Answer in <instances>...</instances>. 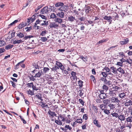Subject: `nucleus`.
<instances>
[{
    "label": "nucleus",
    "instance_id": "58836bf2",
    "mask_svg": "<svg viewBox=\"0 0 132 132\" xmlns=\"http://www.w3.org/2000/svg\"><path fill=\"white\" fill-rule=\"evenodd\" d=\"M78 85L80 88H82L83 86V82L81 80H80L78 81Z\"/></svg>",
    "mask_w": 132,
    "mask_h": 132
},
{
    "label": "nucleus",
    "instance_id": "13d9d810",
    "mask_svg": "<svg viewBox=\"0 0 132 132\" xmlns=\"http://www.w3.org/2000/svg\"><path fill=\"white\" fill-rule=\"evenodd\" d=\"M28 77L29 78L30 80L34 81L35 80L34 77L33 75H31V76H28Z\"/></svg>",
    "mask_w": 132,
    "mask_h": 132
},
{
    "label": "nucleus",
    "instance_id": "49530a36",
    "mask_svg": "<svg viewBox=\"0 0 132 132\" xmlns=\"http://www.w3.org/2000/svg\"><path fill=\"white\" fill-rule=\"evenodd\" d=\"M113 117H115L116 118H118L119 115L117 113L115 112L114 113H112L111 114Z\"/></svg>",
    "mask_w": 132,
    "mask_h": 132
},
{
    "label": "nucleus",
    "instance_id": "680f3d73",
    "mask_svg": "<svg viewBox=\"0 0 132 132\" xmlns=\"http://www.w3.org/2000/svg\"><path fill=\"white\" fill-rule=\"evenodd\" d=\"M19 117H20L21 120L22 121L24 124H26V121L24 119H23V118L21 116H19Z\"/></svg>",
    "mask_w": 132,
    "mask_h": 132
},
{
    "label": "nucleus",
    "instance_id": "0eeeda50",
    "mask_svg": "<svg viewBox=\"0 0 132 132\" xmlns=\"http://www.w3.org/2000/svg\"><path fill=\"white\" fill-rule=\"evenodd\" d=\"M56 64L57 65V66L59 67V68L62 71H63V70L65 69L64 66L62 65V63L61 62L57 61H56Z\"/></svg>",
    "mask_w": 132,
    "mask_h": 132
},
{
    "label": "nucleus",
    "instance_id": "f704fd0d",
    "mask_svg": "<svg viewBox=\"0 0 132 132\" xmlns=\"http://www.w3.org/2000/svg\"><path fill=\"white\" fill-rule=\"evenodd\" d=\"M100 107L102 111H104L106 108L107 107L105 104H102L100 105Z\"/></svg>",
    "mask_w": 132,
    "mask_h": 132
},
{
    "label": "nucleus",
    "instance_id": "603ef678",
    "mask_svg": "<svg viewBox=\"0 0 132 132\" xmlns=\"http://www.w3.org/2000/svg\"><path fill=\"white\" fill-rule=\"evenodd\" d=\"M50 16L51 18L52 19H54L57 18V16H56V15L54 13L51 14L50 15Z\"/></svg>",
    "mask_w": 132,
    "mask_h": 132
},
{
    "label": "nucleus",
    "instance_id": "4468645a",
    "mask_svg": "<svg viewBox=\"0 0 132 132\" xmlns=\"http://www.w3.org/2000/svg\"><path fill=\"white\" fill-rule=\"evenodd\" d=\"M76 19L75 17L74 16L71 15L68 17V20L71 22H75V20L76 21Z\"/></svg>",
    "mask_w": 132,
    "mask_h": 132
},
{
    "label": "nucleus",
    "instance_id": "3c124183",
    "mask_svg": "<svg viewBox=\"0 0 132 132\" xmlns=\"http://www.w3.org/2000/svg\"><path fill=\"white\" fill-rule=\"evenodd\" d=\"M79 58L82 59L84 62H86L87 61V58L86 57H84L83 55H80L79 57Z\"/></svg>",
    "mask_w": 132,
    "mask_h": 132
},
{
    "label": "nucleus",
    "instance_id": "c03bdc74",
    "mask_svg": "<svg viewBox=\"0 0 132 132\" xmlns=\"http://www.w3.org/2000/svg\"><path fill=\"white\" fill-rule=\"evenodd\" d=\"M54 112H52L51 110H49V111L47 113L50 115L52 117H53V114Z\"/></svg>",
    "mask_w": 132,
    "mask_h": 132
},
{
    "label": "nucleus",
    "instance_id": "2f4dec72",
    "mask_svg": "<svg viewBox=\"0 0 132 132\" xmlns=\"http://www.w3.org/2000/svg\"><path fill=\"white\" fill-rule=\"evenodd\" d=\"M26 25V24H24L23 22L21 23L18 26V29H21Z\"/></svg>",
    "mask_w": 132,
    "mask_h": 132
},
{
    "label": "nucleus",
    "instance_id": "423d86ee",
    "mask_svg": "<svg viewBox=\"0 0 132 132\" xmlns=\"http://www.w3.org/2000/svg\"><path fill=\"white\" fill-rule=\"evenodd\" d=\"M85 9V12L87 14L91 13L92 11L93 8L91 7L86 5Z\"/></svg>",
    "mask_w": 132,
    "mask_h": 132
},
{
    "label": "nucleus",
    "instance_id": "c756f323",
    "mask_svg": "<svg viewBox=\"0 0 132 132\" xmlns=\"http://www.w3.org/2000/svg\"><path fill=\"white\" fill-rule=\"evenodd\" d=\"M64 5V4L62 2H57L55 4V7H57L60 6H62Z\"/></svg>",
    "mask_w": 132,
    "mask_h": 132
},
{
    "label": "nucleus",
    "instance_id": "9d476101",
    "mask_svg": "<svg viewBox=\"0 0 132 132\" xmlns=\"http://www.w3.org/2000/svg\"><path fill=\"white\" fill-rule=\"evenodd\" d=\"M49 11L48 7L47 6L44 7L41 10V12L42 14H47Z\"/></svg>",
    "mask_w": 132,
    "mask_h": 132
},
{
    "label": "nucleus",
    "instance_id": "cd10ccee",
    "mask_svg": "<svg viewBox=\"0 0 132 132\" xmlns=\"http://www.w3.org/2000/svg\"><path fill=\"white\" fill-rule=\"evenodd\" d=\"M103 103L105 104L106 105H108L110 103V100L109 99H105L103 101Z\"/></svg>",
    "mask_w": 132,
    "mask_h": 132
},
{
    "label": "nucleus",
    "instance_id": "052dcab7",
    "mask_svg": "<svg viewBox=\"0 0 132 132\" xmlns=\"http://www.w3.org/2000/svg\"><path fill=\"white\" fill-rule=\"evenodd\" d=\"M112 88L115 91H117L119 89H120V88L118 86H116L115 87H113Z\"/></svg>",
    "mask_w": 132,
    "mask_h": 132
},
{
    "label": "nucleus",
    "instance_id": "c85d7f7f",
    "mask_svg": "<svg viewBox=\"0 0 132 132\" xmlns=\"http://www.w3.org/2000/svg\"><path fill=\"white\" fill-rule=\"evenodd\" d=\"M99 97L102 99H105L106 97V95L105 93L102 94H99Z\"/></svg>",
    "mask_w": 132,
    "mask_h": 132
},
{
    "label": "nucleus",
    "instance_id": "a19ab883",
    "mask_svg": "<svg viewBox=\"0 0 132 132\" xmlns=\"http://www.w3.org/2000/svg\"><path fill=\"white\" fill-rule=\"evenodd\" d=\"M52 71L55 72L56 71L57 69H59V67L55 65L54 67H53L52 68H51Z\"/></svg>",
    "mask_w": 132,
    "mask_h": 132
},
{
    "label": "nucleus",
    "instance_id": "4be33fe9",
    "mask_svg": "<svg viewBox=\"0 0 132 132\" xmlns=\"http://www.w3.org/2000/svg\"><path fill=\"white\" fill-rule=\"evenodd\" d=\"M125 104V106H127L131 105H132V101L131 100L127 101Z\"/></svg>",
    "mask_w": 132,
    "mask_h": 132
},
{
    "label": "nucleus",
    "instance_id": "0e129e2a",
    "mask_svg": "<svg viewBox=\"0 0 132 132\" xmlns=\"http://www.w3.org/2000/svg\"><path fill=\"white\" fill-rule=\"evenodd\" d=\"M33 27L35 29H40V28H41V27H40V26H37V25L36 26H35V25H34Z\"/></svg>",
    "mask_w": 132,
    "mask_h": 132
},
{
    "label": "nucleus",
    "instance_id": "774afa93",
    "mask_svg": "<svg viewBox=\"0 0 132 132\" xmlns=\"http://www.w3.org/2000/svg\"><path fill=\"white\" fill-rule=\"evenodd\" d=\"M82 118L84 119H85V120H87L88 118L87 115L86 114H84L83 115Z\"/></svg>",
    "mask_w": 132,
    "mask_h": 132
},
{
    "label": "nucleus",
    "instance_id": "a878e982",
    "mask_svg": "<svg viewBox=\"0 0 132 132\" xmlns=\"http://www.w3.org/2000/svg\"><path fill=\"white\" fill-rule=\"evenodd\" d=\"M92 108L95 113H97L98 112V109L96 106H95L94 104L92 105Z\"/></svg>",
    "mask_w": 132,
    "mask_h": 132
},
{
    "label": "nucleus",
    "instance_id": "f3484780",
    "mask_svg": "<svg viewBox=\"0 0 132 132\" xmlns=\"http://www.w3.org/2000/svg\"><path fill=\"white\" fill-rule=\"evenodd\" d=\"M50 26L51 28H56L58 26V25L56 22H53L50 24Z\"/></svg>",
    "mask_w": 132,
    "mask_h": 132
},
{
    "label": "nucleus",
    "instance_id": "5fc2aeb1",
    "mask_svg": "<svg viewBox=\"0 0 132 132\" xmlns=\"http://www.w3.org/2000/svg\"><path fill=\"white\" fill-rule=\"evenodd\" d=\"M41 75L42 74L40 73V72H39L37 73H36L35 76H34V77H40Z\"/></svg>",
    "mask_w": 132,
    "mask_h": 132
},
{
    "label": "nucleus",
    "instance_id": "9b49d317",
    "mask_svg": "<svg viewBox=\"0 0 132 132\" xmlns=\"http://www.w3.org/2000/svg\"><path fill=\"white\" fill-rule=\"evenodd\" d=\"M111 101L112 102L115 103H118L120 102V101L118 99V97H112L110 99Z\"/></svg>",
    "mask_w": 132,
    "mask_h": 132
},
{
    "label": "nucleus",
    "instance_id": "473e14b6",
    "mask_svg": "<svg viewBox=\"0 0 132 132\" xmlns=\"http://www.w3.org/2000/svg\"><path fill=\"white\" fill-rule=\"evenodd\" d=\"M109 39L108 38H106L105 39L102 40H100L97 43V44H98L100 43H103L106 42Z\"/></svg>",
    "mask_w": 132,
    "mask_h": 132
},
{
    "label": "nucleus",
    "instance_id": "6e6d98bb",
    "mask_svg": "<svg viewBox=\"0 0 132 132\" xmlns=\"http://www.w3.org/2000/svg\"><path fill=\"white\" fill-rule=\"evenodd\" d=\"M61 25L62 28L64 29L65 30H66V28L68 26V25L64 24H62Z\"/></svg>",
    "mask_w": 132,
    "mask_h": 132
},
{
    "label": "nucleus",
    "instance_id": "b1692460",
    "mask_svg": "<svg viewBox=\"0 0 132 132\" xmlns=\"http://www.w3.org/2000/svg\"><path fill=\"white\" fill-rule=\"evenodd\" d=\"M129 42V40L128 38H126L123 41L120 42V43L122 45H123L125 44L128 43Z\"/></svg>",
    "mask_w": 132,
    "mask_h": 132
},
{
    "label": "nucleus",
    "instance_id": "864d4df0",
    "mask_svg": "<svg viewBox=\"0 0 132 132\" xmlns=\"http://www.w3.org/2000/svg\"><path fill=\"white\" fill-rule=\"evenodd\" d=\"M27 92L28 94L30 95L31 96L32 95L34 94V92L30 89H29Z\"/></svg>",
    "mask_w": 132,
    "mask_h": 132
},
{
    "label": "nucleus",
    "instance_id": "4c0bfd02",
    "mask_svg": "<svg viewBox=\"0 0 132 132\" xmlns=\"http://www.w3.org/2000/svg\"><path fill=\"white\" fill-rule=\"evenodd\" d=\"M102 88L103 90L106 91L109 89V88L107 86V85H105V84H104L102 86Z\"/></svg>",
    "mask_w": 132,
    "mask_h": 132
},
{
    "label": "nucleus",
    "instance_id": "7c9ffc66",
    "mask_svg": "<svg viewBox=\"0 0 132 132\" xmlns=\"http://www.w3.org/2000/svg\"><path fill=\"white\" fill-rule=\"evenodd\" d=\"M57 15L58 16H59L60 17L62 18H63L64 15V13L63 12H62L58 13Z\"/></svg>",
    "mask_w": 132,
    "mask_h": 132
},
{
    "label": "nucleus",
    "instance_id": "dca6fc26",
    "mask_svg": "<svg viewBox=\"0 0 132 132\" xmlns=\"http://www.w3.org/2000/svg\"><path fill=\"white\" fill-rule=\"evenodd\" d=\"M103 18L105 20H107L108 22H109L110 23H111L112 22V20H111V18L110 16H105Z\"/></svg>",
    "mask_w": 132,
    "mask_h": 132
},
{
    "label": "nucleus",
    "instance_id": "f03ea898",
    "mask_svg": "<svg viewBox=\"0 0 132 132\" xmlns=\"http://www.w3.org/2000/svg\"><path fill=\"white\" fill-rule=\"evenodd\" d=\"M57 117L58 120H55V122L58 125H62V122H64L65 120V118L61 114L60 115H59Z\"/></svg>",
    "mask_w": 132,
    "mask_h": 132
},
{
    "label": "nucleus",
    "instance_id": "7ed1b4c3",
    "mask_svg": "<svg viewBox=\"0 0 132 132\" xmlns=\"http://www.w3.org/2000/svg\"><path fill=\"white\" fill-rule=\"evenodd\" d=\"M126 121H127V124L126 126V127H129V129L131 128L132 126L131 122H132V117L130 116L128 117L126 119Z\"/></svg>",
    "mask_w": 132,
    "mask_h": 132
},
{
    "label": "nucleus",
    "instance_id": "69168bd1",
    "mask_svg": "<svg viewBox=\"0 0 132 132\" xmlns=\"http://www.w3.org/2000/svg\"><path fill=\"white\" fill-rule=\"evenodd\" d=\"M82 119H77V122L78 123H81L82 122Z\"/></svg>",
    "mask_w": 132,
    "mask_h": 132
},
{
    "label": "nucleus",
    "instance_id": "79ce46f5",
    "mask_svg": "<svg viewBox=\"0 0 132 132\" xmlns=\"http://www.w3.org/2000/svg\"><path fill=\"white\" fill-rule=\"evenodd\" d=\"M23 41L21 40H15L13 42V44H19L20 43H21Z\"/></svg>",
    "mask_w": 132,
    "mask_h": 132
},
{
    "label": "nucleus",
    "instance_id": "72a5a7b5",
    "mask_svg": "<svg viewBox=\"0 0 132 132\" xmlns=\"http://www.w3.org/2000/svg\"><path fill=\"white\" fill-rule=\"evenodd\" d=\"M13 46L14 45H13L9 44L5 46V48L6 50H8L11 49Z\"/></svg>",
    "mask_w": 132,
    "mask_h": 132
},
{
    "label": "nucleus",
    "instance_id": "a18cd8bd",
    "mask_svg": "<svg viewBox=\"0 0 132 132\" xmlns=\"http://www.w3.org/2000/svg\"><path fill=\"white\" fill-rule=\"evenodd\" d=\"M32 28V27L30 26L29 27H27L25 28L24 29L26 32H29L31 30Z\"/></svg>",
    "mask_w": 132,
    "mask_h": 132
},
{
    "label": "nucleus",
    "instance_id": "8fccbe9b",
    "mask_svg": "<svg viewBox=\"0 0 132 132\" xmlns=\"http://www.w3.org/2000/svg\"><path fill=\"white\" fill-rule=\"evenodd\" d=\"M108 106L110 107V110L113 109L115 107L114 106V105L113 104H112L110 103L108 105Z\"/></svg>",
    "mask_w": 132,
    "mask_h": 132
},
{
    "label": "nucleus",
    "instance_id": "338daca9",
    "mask_svg": "<svg viewBox=\"0 0 132 132\" xmlns=\"http://www.w3.org/2000/svg\"><path fill=\"white\" fill-rule=\"evenodd\" d=\"M78 93L79 94V95L80 96H81L83 95V93L82 92V91L81 90H79L78 91Z\"/></svg>",
    "mask_w": 132,
    "mask_h": 132
},
{
    "label": "nucleus",
    "instance_id": "20e7f679",
    "mask_svg": "<svg viewBox=\"0 0 132 132\" xmlns=\"http://www.w3.org/2000/svg\"><path fill=\"white\" fill-rule=\"evenodd\" d=\"M85 17L83 16H78V19L76 20V22L78 24H81L82 23V21H85Z\"/></svg>",
    "mask_w": 132,
    "mask_h": 132
},
{
    "label": "nucleus",
    "instance_id": "6e6552de",
    "mask_svg": "<svg viewBox=\"0 0 132 132\" xmlns=\"http://www.w3.org/2000/svg\"><path fill=\"white\" fill-rule=\"evenodd\" d=\"M69 9V7L68 5H63V6L60 7L58 10L61 11H64L66 12Z\"/></svg>",
    "mask_w": 132,
    "mask_h": 132
},
{
    "label": "nucleus",
    "instance_id": "bb28decb",
    "mask_svg": "<svg viewBox=\"0 0 132 132\" xmlns=\"http://www.w3.org/2000/svg\"><path fill=\"white\" fill-rule=\"evenodd\" d=\"M18 22V20H14L13 22L12 23H11L10 24H9L8 26V28H9L11 27V26H13V25H15V23H17Z\"/></svg>",
    "mask_w": 132,
    "mask_h": 132
},
{
    "label": "nucleus",
    "instance_id": "393cba45",
    "mask_svg": "<svg viewBox=\"0 0 132 132\" xmlns=\"http://www.w3.org/2000/svg\"><path fill=\"white\" fill-rule=\"evenodd\" d=\"M37 14H35L34 15L32 16L31 18H30L31 22H32L37 18Z\"/></svg>",
    "mask_w": 132,
    "mask_h": 132
},
{
    "label": "nucleus",
    "instance_id": "e433bc0d",
    "mask_svg": "<svg viewBox=\"0 0 132 132\" xmlns=\"http://www.w3.org/2000/svg\"><path fill=\"white\" fill-rule=\"evenodd\" d=\"M117 71H119L120 73L124 74L125 71L121 67H119L117 69Z\"/></svg>",
    "mask_w": 132,
    "mask_h": 132
},
{
    "label": "nucleus",
    "instance_id": "f8f14e48",
    "mask_svg": "<svg viewBox=\"0 0 132 132\" xmlns=\"http://www.w3.org/2000/svg\"><path fill=\"white\" fill-rule=\"evenodd\" d=\"M42 22H40V26H47L48 25V21L46 20H41Z\"/></svg>",
    "mask_w": 132,
    "mask_h": 132
},
{
    "label": "nucleus",
    "instance_id": "a211bd4d",
    "mask_svg": "<svg viewBox=\"0 0 132 132\" xmlns=\"http://www.w3.org/2000/svg\"><path fill=\"white\" fill-rule=\"evenodd\" d=\"M93 120V123L97 127L100 128L101 127V125L99 124L98 121L96 119H95Z\"/></svg>",
    "mask_w": 132,
    "mask_h": 132
},
{
    "label": "nucleus",
    "instance_id": "1a4fd4ad",
    "mask_svg": "<svg viewBox=\"0 0 132 132\" xmlns=\"http://www.w3.org/2000/svg\"><path fill=\"white\" fill-rule=\"evenodd\" d=\"M76 72L72 71L71 73V76L70 77V78L72 81H74L75 80H77V77L76 76Z\"/></svg>",
    "mask_w": 132,
    "mask_h": 132
},
{
    "label": "nucleus",
    "instance_id": "f257e3e1",
    "mask_svg": "<svg viewBox=\"0 0 132 132\" xmlns=\"http://www.w3.org/2000/svg\"><path fill=\"white\" fill-rule=\"evenodd\" d=\"M102 71H105V72L102 71L101 72V73L103 75V77H106L108 75L111 74V72L110 71V68L109 69L108 67H105L102 69Z\"/></svg>",
    "mask_w": 132,
    "mask_h": 132
},
{
    "label": "nucleus",
    "instance_id": "5701e85b",
    "mask_svg": "<svg viewBox=\"0 0 132 132\" xmlns=\"http://www.w3.org/2000/svg\"><path fill=\"white\" fill-rule=\"evenodd\" d=\"M104 84L106 85L109 86L112 85V82L110 80H108L107 79H106V80L104 81Z\"/></svg>",
    "mask_w": 132,
    "mask_h": 132
},
{
    "label": "nucleus",
    "instance_id": "39448f33",
    "mask_svg": "<svg viewBox=\"0 0 132 132\" xmlns=\"http://www.w3.org/2000/svg\"><path fill=\"white\" fill-rule=\"evenodd\" d=\"M25 60L24 59L23 60L19 62L16 65L15 69H17L19 68V65L21 66V68H25V65L24 64H22L25 61Z\"/></svg>",
    "mask_w": 132,
    "mask_h": 132
},
{
    "label": "nucleus",
    "instance_id": "aec40b11",
    "mask_svg": "<svg viewBox=\"0 0 132 132\" xmlns=\"http://www.w3.org/2000/svg\"><path fill=\"white\" fill-rule=\"evenodd\" d=\"M118 118L121 121H123L126 119L125 116L123 114L119 115Z\"/></svg>",
    "mask_w": 132,
    "mask_h": 132
},
{
    "label": "nucleus",
    "instance_id": "6ab92c4d",
    "mask_svg": "<svg viewBox=\"0 0 132 132\" xmlns=\"http://www.w3.org/2000/svg\"><path fill=\"white\" fill-rule=\"evenodd\" d=\"M110 70L114 74L117 73V69L114 67H110Z\"/></svg>",
    "mask_w": 132,
    "mask_h": 132
},
{
    "label": "nucleus",
    "instance_id": "e2e57ef3",
    "mask_svg": "<svg viewBox=\"0 0 132 132\" xmlns=\"http://www.w3.org/2000/svg\"><path fill=\"white\" fill-rule=\"evenodd\" d=\"M31 21V19H30V18H29L27 19V22L25 24H26V25H29L30 23V22Z\"/></svg>",
    "mask_w": 132,
    "mask_h": 132
},
{
    "label": "nucleus",
    "instance_id": "ddd939ff",
    "mask_svg": "<svg viewBox=\"0 0 132 132\" xmlns=\"http://www.w3.org/2000/svg\"><path fill=\"white\" fill-rule=\"evenodd\" d=\"M110 16L111 18V19L114 20L116 19H117L119 18L118 15L116 12L113 13L112 14V16Z\"/></svg>",
    "mask_w": 132,
    "mask_h": 132
},
{
    "label": "nucleus",
    "instance_id": "412c9836",
    "mask_svg": "<svg viewBox=\"0 0 132 132\" xmlns=\"http://www.w3.org/2000/svg\"><path fill=\"white\" fill-rule=\"evenodd\" d=\"M54 21L56 23L57 22L58 23L61 24L63 22V20L59 18H56L55 19Z\"/></svg>",
    "mask_w": 132,
    "mask_h": 132
},
{
    "label": "nucleus",
    "instance_id": "09e8293b",
    "mask_svg": "<svg viewBox=\"0 0 132 132\" xmlns=\"http://www.w3.org/2000/svg\"><path fill=\"white\" fill-rule=\"evenodd\" d=\"M50 70V69L48 68L44 67L43 68V71L44 73H46L48 72Z\"/></svg>",
    "mask_w": 132,
    "mask_h": 132
},
{
    "label": "nucleus",
    "instance_id": "ea45409f",
    "mask_svg": "<svg viewBox=\"0 0 132 132\" xmlns=\"http://www.w3.org/2000/svg\"><path fill=\"white\" fill-rule=\"evenodd\" d=\"M36 96L37 97V98L39 99L41 101H43V99L42 98L41 94L40 93H38L37 95Z\"/></svg>",
    "mask_w": 132,
    "mask_h": 132
},
{
    "label": "nucleus",
    "instance_id": "de8ad7c7",
    "mask_svg": "<svg viewBox=\"0 0 132 132\" xmlns=\"http://www.w3.org/2000/svg\"><path fill=\"white\" fill-rule=\"evenodd\" d=\"M6 44L5 42L2 40H0V46H2Z\"/></svg>",
    "mask_w": 132,
    "mask_h": 132
},
{
    "label": "nucleus",
    "instance_id": "bf43d9fd",
    "mask_svg": "<svg viewBox=\"0 0 132 132\" xmlns=\"http://www.w3.org/2000/svg\"><path fill=\"white\" fill-rule=\"evenodd\" d=\"M41 21L42 22V21H41V20L38 19L36 21V22L35 24V26H36L38 24H40V22Z\"/></svg>",
    "mask_w": 132,
    "mask_h": 132
},
{
    "label": "nucleus",
    "instance_id": "4d7b16f0",
    "mask_svg": "<svg viewBox=\"0 0 132 132\" xmlns=\"http://www.w3.org/2000/svg\"><path fill=\"white\" fill-rule=\"evenodd\" d=\"M33 82H31L30 83H28L27 84V86L28 88H31L32 86H33Z\"/></svg>",
    "mask_w": 132,
    "mask_h": 132
},
{
    "label": "nucleus",
    "instance_id": "2eb2a0df",
    "mask_svg": "<svg viewBox=\"0 0 132 132\" xmlns=\"http://www.w3.org/2000/svg\"><path fill=\"white\" fill-rule=\"evenodd\" d=\"M126 92L124 93L123 92L122 93H121L119 94L118 96L121 98L122 100V99L125 98L127 96V95L126 94Z\"/></svg>",
    "mask_w": 132,
    "mask_h": 132
},
{
    "label": "nucleus",
    "instance_id": "37998d69",
    "mask_svg": "<svg viewBox=\"0 0 132 132\" xmlns=\"http://www.w3.org/2000/svg\"><path fill=\"white\" fill-rule=\"evenodd\" d=\"M103 112L107 115H109L110 113V110H108L107 108L103 111Z\"/></svg>",
    "mask_w": 132,
    "mask_h": 132
},
{
    "label": "nucleus",
    "instance_id": "c9c22d12",
    "mask_svg": "<svg viewBox=\"0 0 132 132\" xmlns=\"http://www.w3.org/2000/svg\"><path fill=\"white\" fill-rule=\"evenodd\" d=\"M41 104H39V105H40L43 108L45 107V108L46 107H48V106L45 103L41 102Z\"/></svg>",
    "mask_w": 132,
    "mask_h": 132
}]
</instances>
